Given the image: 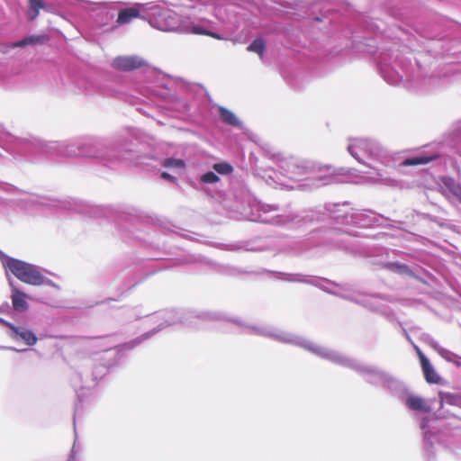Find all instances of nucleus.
I'll return each instance as SVG.
<instances>
[{
	"label": "nucleus",
	"mask_w": 461,
	"mask_h": 461,
	"mask_svg": "<svg viewBox=\"0 0 461 461\" xmlns=\"http://www.w3.org/2000/svg\"><path fill=\"white\" fill-rule=\"evenodd\" d=\"M161 177L165 180H168V181H171V182H175L176 178L171 176L170 174L167 173V172H163L161 174Z\"/></svg>",
	"instance_id": "obj_21"
},
{
	"label": "nucleus",
	"mask_w": 461,
	"mask_h": 461,
	"mask_svg": "<svg viewBox=\"0 0 461 461\" xmlns=\"http://www.w3.org/2000/svg\"><path fill=\"white\" fill-rule=\"evenodd\" d=\"M3 265L17 279L25 284L40 286L45 283V276L41 273L38 267L32 264L5 257Z\"/></svg>",
	"instance_id": "obj_1"
},
{
	"label": "nucleus",
	"mask_w": 461,
	"mask_h": 461,
	"mask_svg": "<svg viewBox=\"0 0 461 461\" xmlns=\"http://www.w3.org/2000/svg\"><path fill=\"white\" fill-rule=\"evenodd\" d=\"M440 407L443 408L445 404L453 405V406H460L461 405V396L456 394H452L448 393H440Z\"/></svg>",
	"instance_id": "obj_13"
},
{
	"label": "nucleus",
	"mask_w": 461,
	"mask_h": 461,
	"mask_svg": "<svg viewBox=\"0 0 461 461\" xmlns=\"http://www.w3.org/2000/svg\"><path fill=\"white\" fill-rule=\"evenodd\" d=\"M0 322L12 330L14 339H23L28 346H33L37 343L38 339L31 330L18 328L2 319H0Z\"/></svg>",
	"instance_id": "obj_4"
},
{
	"label": "nucleus",
	"mask_w": 461,
	"mask_h": 461,
	"mask_svg": "<svg viewBox=\"0 0 461 461\" xmlns=\"http://www.w3.org/2000/svg\"><path fill=\"white\" fill-rule=\"evenodd\" d=\"M355 148H356V146H355V145H350V146H348V151H349V153H350L354 158H356L357 159H358V158L357 157L356 153L354 152Z\"/></svg>",
	"instance_id": "obj_22"
},
{
	"label": "nucleus",
	"mask_w": 461,
	"mask_h": 461,
	"mask_svg": "<svg viewBox=\"0 0 461 461\" xmlns=\"http://www.w3.org/2000/svg\"><path fill=\"white\" fill-rule=\"evenodd\" d=\"M140 16V12L137 7H129L122 9L116 20V23L120 25L129 23L132 19Z\"/></svg>",
	"instance_id": "obj_10"
},
{
	"label": "nucleus",
	"mask_w": 461,
	"mask_h": 461,
	"mask_svg": "<svg viewBox=\"0 0 461 461\" xmlns=\"http://www.w3.org/2000/svg\"><path fill=\"white\" fill-rule=\"evenodd\" d=\"M417 354L426 382L429 384H438L440 382V376L434 370L429 360L419 348H417Z\"/></svg>",
	"instance_id": "obj_5"
},
{
	"label": "nucleus",
	"mask_w": 461,
	"mask_h": 461,
	"mask_svg": "<svg viewBox=\"0 0 461 461\" xmlns=\"http://www.w3.org/2000/svg\"><path fill=\"white\" fill-rule=\"evenodd\" d=\"M387 267L390 270L394 271V272L405 274V275H408V276H412L413 275L412 271L409 268V267L404 265V264L390 263L387 266Z\"/></svg>",
	"instance_id": "obj_16"
},
{
	"label": "nucleus",
	"mask_w": 461,
	"mask_h": 461,
	"mask_svg": "<svg viewBox=\"0 0 461 461\" xmlns=\"http://www.w3.org/2000/svg\"><path fill=\"white\" fill-rule=\"evenodd\" d=\"M213 169L222 175H228L233 171V167L228 163H216L213 165Z\"/></svg>",
	"instance_id": "obj_17"
},
{
	"label": "nucleus",
	"mask_w": 461,
	"mask_h": 461,
	"mask_svg": "<svg viewBox=\"0 0 461 461\" xmlns=\"http://www.w3.org/2000/svg\"><path fill=\"white\" fill-rule=\"evenodd\" d=\"M27 295L16 287L12 288V303L13 308L18 312H23L27 310L28 303L26 302Z\"/></svg>",
	"instance_id": "obj_6"
},
{
	"label": "nucleus",
	"mask_w": 461,
	"mask_h": 461,
	"mask_svg": "<svg viewBox=\"0 0 461 461\" xmlns=\"http://www.w3.org/2000/svg\"><path fill=\"white\" fill-rule=\"evenodd\" d=\"M406 405L411 411H418L426 413L430 411V407L428 405L426 401L420 396H409L406 400Z\"/></svg>",
	"instance_id": "obj_8"
},
{
	"label": "nucleus",
	"mask_w": 461,
	"mask_h": 461,
	"mask_svg": "<svg viewBox=\"0 0 461 461\" xmlns=\"http://www.w3.org/2000/svg\"><path fill=\"white\" fill-rule=\"evenodd\" d=\"M438 158V155L435 156H416L412 158H406L402 161V165L405 167L411 166H418V165H425L428 164Z\"/></svg>",
	"instance_id": "obj_11"
},
{
	"label": "nucleus",
	"mask_w": 461,
	"mask_h": 461,
	"mask_svg": "<svg viewBox=\"0 0 461 461\" xmlns=\"http://www.w3.org/2000/svg\"><path fill=\"white\" fill-rule=\"evenodd\" d=\"M50 37L46 34L32 35L23 39L22 41L13 43L14 48H23L28 45L43 44L49 41Z\"/></svg>",
	"instance_id": "obj_9"
},
{
	"label": "nucleus",
	"mask_w": 461,
	"mask_h": 461,
	"mask_svg": "<svg viewBox=\"0 0 461 461\" xmlns=\"http://www.w3.org/2000/svg\"><path fill=\"white\" fill-rule=\"evenodd\" d=\"M40 10L49 12V6L44 3L43 0H28V19L34 21L40 14Z\"/></svg>",
	"instance_id": "obj_7"
},
{
	"label": "nucleus",
	"mask_w": 461,
	"mask_h": 461,
	"mask_svg": "<svg viewBox=\"0 0 461 461\" xmlns=\"http://www.w3.org/2000/svg\"><path fill=\"white\" fill-rule=\"evenodd\" d=\"M163 166L167 167H184L185 162L182 159L167 158L164 160Z\"/></svg>",
	"instance_id": "obj_18"
},
{
	"label": "nucleus",
	"mask_w": 461,
	"mask_h": 461,
	"mask_svg": "<svg viewBox=\"0 0 461 461\" xmlns=\"http://www.w3.org/2000/svg\"><path fill=\"white\" fill-rule=\"evenodd\" d=\"M156 23L159 30L165 32L177 30L180 26L178 15L171 10L160 12L156 18Z\"/></svg>",
	"instance_id": "obj_2"
},
{
	"label": "nucleus",
	"mask_w": 461,
	"mask_h": 461,
	"mask_svg": "<svg viewBox=\"0 0 461 461\" xmlns=\"http://www.w3.org/2000/svg\"><path fill=\"white\" fill-rule=\"evenodd\" d=\"M145 65L146 62L137 56H120L113 61V68L122 71L134 70Z\"/></svg>",
	"instance_id": "obj_3"
},
{
	"label": "nucleus",
	"mask_w": 461,
	"mask_h": 461,
	"mask_svg": "<svg viewBox=\"0 0 461 461\" xmlns=\"http://www.w3.org/2000/svg\"><path fill=\"white\" fill-rule=\"evenodd\" d=\"M248 51L255 52L259 55L260 58L263 57L265 51V41L261 38H258L254 40L247 48Z\"/></svg>",
	"instance_id": "obj_14"
},
{
	"label": "nucleus",
	"mask_w": 461,
	"mask_h": 461,
	"mask_svg": "<svg viewBox=\"0 0 461 461\" xmlns=\"http://www.w3.org/2000/svg\"><path fill=\"white\" fill-rule=\"evenodd\" d=\"M201 180L203 183L213 184L218 182L220 178L215 173L210 171L203 174L201 177Z\"/></svg>",
	"instance_id": "obj_19"
},
{
	"label": "nucleus",
	"mask_w": 461,
	"mask_h": 461,
	"mask_svg": "<svg viewBox=\"0 0 461 461\" xmlns=\"http://www.w3.org/2000/svg\"><path fill=\"white\" fill-rule=\"evenodd\" d=\"M219 115H220L221 121L228 125H231V126H239L240 125V122H239L238 118L236 117V115L231 111L228 110L227 108L220 107L219 108Z\"/></svg>",
	"instance_id": "obj_12"
},
{
	"label": "nucleus",
	"mask_w": 461,
	"mask_h": 461,
	"mask_svg": "<svg viewBox=\"0 0 461 461\" xmlns=\"http://www.w3.org/2000/svg\"><path fill=\"white\" fill-rule=\"evenodd\" d=\"M453 194L461 202V186L457 185L452 189Z\"/></svg>",
	"instance_id": "obj_20"
},
{
	"label": "nucleus",
	"mask_w": 461,
	"mask_h": 461,
	"mask_svg": "<svg viewBox=\"0 0 461 461\" xmlns=\"http://www.w3.org/2000/svg\"><path fill=\"white\" fill-rule=\"evenodd\" d=\"M183 31L186 32H192L194 34H200V35L210 36V37L214 38L216 40H221L222 39L218 33L211 32V31H208V30H205V29H203V28H202L200 26H197V25H193L190 30L185 29Z\"/></svg>",
	"instance_id": "obj_15"
}]
</instances>
